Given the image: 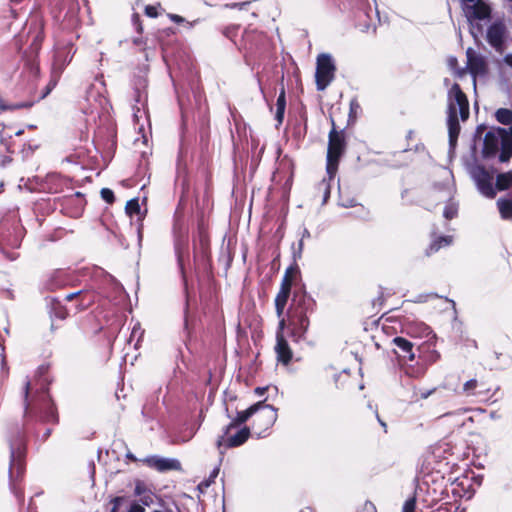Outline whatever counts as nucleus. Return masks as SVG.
<instances>
[{"label":"nucleus","instance_id":"obj_39","mask_svg":"<svg viewBox=\"0 0 512 512\" xmlns=\"http://www.w3.org/2000/svg\"><path fill=\"white\" fill-rule=\"evenodd\" d=\"M416 507L415 498H409L405 501L402 512H414Z\"/></svg>","mask_w":512,"mask_h":512},{"label":"nucleus","instance_id":"obj_38","mask_svg":"<svg viewBox=\"0 0 512 512\" xmlns=\"http://www.w3.org/2000/svg\"><path fill=\"white\" fill-rule=\"evenodd\" d=\"M304 249V240L300 239L298 242L297 248L293 247V259L296 262L298 259L302 257V252Z\"/></svg>","mask_w":512,"mask_h":512},{"label":"nucleus","instance_id":"obj_20","mask_svg":"<svg viewBox=\"0 0 512 512\" xmlns=\"http://www.w3.org/2000/svg\"><path fill=\"white\" fill-rule=\"evenodd\" d=\"M393 344L401 351L400 357L413 361L415 354L413 353V344L403 337H395L392 340Z\"/></svg>","mask_w":512,"mask_h":512},{"label":"nucleus","instance_id":"obj_50","mask_svg":"<svg viewBox=\"0 0 512 512\" xmlns=\"http://www.w3.org/2000/svg\"><path fill=\"white\" fill-rule=\"evenodd\" d=\"M170 18H171V20H172V21H174L175 23H180V22H183V21H184V19H183L181 16L176 15V14H172V15H170Z\"/></svg>","mask_w":512,"mask_h":512},{"label":"nucleus","instance_id":"obj_36","mask_svg":"<svg viewBox=\"0 0 512 512\" xmlns=\"http://www.w3.org/2000/svg\"><path fill=\"white\" fill-rule=\"evenodd\" d=\"M148 490H149V488L143 481L137 480L135 482L134 493L136 496H142V494H144Z\"/></svg>","mask_w":512,"mask_h":512},{"label":"nucleus","instance_id":"obj_44","mask_svg":"<svg viewBox=\"0 0 512 512\" xmlns=\"http://www.w3.org/2000/svg\"><path fill=\"white\" fill-rule=\"evenodd\" d=\"M132 22H133V25L135 26V29L137 30V32L141 33L143 28H142V25L140 23V17H139L138 14H133Z\"/></svg>","mask_w":512,"mask_h":512},{"label":"nucleus","instance_id":"obj_9","mask_svg":"<svg viewBox=\"0 0 512 512\" xmlns=\"http://www.w3.org/2000/svg\"><path fill=\"white\" fill-rule=\"evenodd\" d=\"M259 405L257 411L253 415L252 428L255 433L261 436L269 428H271L277 420V410L264 401L255 403Z\"/></svg>","mask_w":512,"mask_h":512},{"label":"nucleus","instance_id":"obj_48","mask_svg":"<svg viewBox=\"0 0 512 512\" xmlns=\"http://www.w3.org/2000/svg\"><path fill=\"white\" fill-rule=\"evenodd\" d=\"M285 326H286V320H285V318L282 315L281 318H279L277 334L278 333H282L283 334V330H284Z\"/></svg>","mask_w":512,"mask_h":512},{"label":"nucleus","instance_id":"obj_45","mask_svg":"<svg viewBox=\"0 0 512 512\" xmlns=\"http://www.w3.org/2000/svg\"><path fill=\"white\" fill-rule=\"evenodd\" d=\"M142 334H143V331L141 330L140 325L137 323V324L133 327V329H132L130 339L132 340V339H133L134 337H136V336H137L138 338H140V337L142 336Z\"/></svg>","mask_w":512,"mask_h":512},{"label":"nucleus","instance_id":"obj_58","mask_svg":"<svg viewBox=\"0 0 512 512\" xmlns=\"http://www.w3.org/2000/svg\"><path fill=\"white\" fill-rule=\"evenodd\" d=\"M218 471H219V469H218V468L214 469V470L212 471V473H211V477H216V476H217V474H218Z\"/></svg>","mask_w":512,"mask_h":512},{"label":"nucleus","instance_id":"obj_23","mask_svg":"<svg viewBox=\"0 0 512 512\" xmlns=\"http://www.w3.org/2000/svg\"><path fill=\"white\" fill-rule=\"evenodd\" d=\"M300 276V269L296 262L290 265L282 278L281 287H287L291 290L293 282Z\"/></svg>","mask_w":512,"mask_h":512},{"label":"nucleus","instance_id":"obj_31","mask_svg":"<svg viewBox=\"0 0 512 512\" xmlns=\"http://www.w3.org/2000/svg\"><path fill=\"white\" fill-rule=\"evenodd\" d=\"M478 387V381L476 379H470L463 385V391L468 396L470 395H477L478 393L475 391Z\"/></svg>","mask_w":512,"mask_h":512},{"label":"nucleus","instance_id":"obj_21","mask_svg":"<svg viewBox=\"0 0 512 512\" xmlns=\"http://www.w3.org/2000/svg\"><path fill=\"white\" fill-rule=\"evenodd\" d=\"M175 249L178 256V262L181 263V247L186 244V228L182 223L176 221L174 224Z\"/></svg>","mask_w":512,"mask_h":512},{"label":"nucleus","instance_id":"obj_14","mask_svg":"<svg viewBox=\"0 0 512 512\" xmlns=\"http://www.w3.org/2000/svg\"><path fill=\"white\" fill-rule=\"evenodd\" d=\"M142 461L150 468H154L159 472L181 469L180 462L174 458H164L157 455H153L146 457Z\"/></svg>","mask_w":512,"mask_h":512},{"label":"nucleus","instance_id":"obj_54","mask_svg":"<svg viewBox=\"0 0 512 512\" xmlns=\"http://www.w3.org/2000/svg\"><path fill=\"white\" fill-rule=\"evenodd\" d=\"M366 509L369 511V512H376V509L375 507L371 504V503H366Z\"/></svg>","mask_w":512,"mask_h":512},{"label":"nucleus","instance_id":"obj_22","mask_svg":"<svg viewBox=\"0 0 512 512\" xmlns=\"http://www.w3.org/2000/svg\"><path fill=\"white\" fill-rule=\"evenodd\" d=\"M290 292H291V290L289 288H287L286 286L285 287L280 286V290L275 297V308H276V314H277L278 318H281V316L284 313V309L286 307Z\"/></svg>","mask_w":512,"mask_h":512},{"label":"nucleus","instance_id":"obj_3","mask_svg":"<svg viewBox=\"0 0 512 512\" xmlns=\"http://www.w3.org/2000/svg\"><path fill=\"white\" fill-rule=\"evenodd\" d=\"M446 113L449 146L454 149L460 133L459 119L466 121L470 115L467 96L457 83H454L448 91Z\"/></svg>","mask_w":512,"mask_h":512},{"label":"nucleus","instance_id":"obj_55","mask_svg":"<svg viewBox=\"0 0 512 512\" xmlns=\"http://www.w3.org/2000/svg\"><path fill=\"white\" fill-rule=\"evenodd\" d=\"M456 63H457V59H456L455 57H451V58L449 59V65H450L451 67L455 66V65H456Z\"/></svg>","mask_w":512,"mask_h":512},{"label":"nucleus","instance_id":"obj_34","mask_svg":"<svg viewBox=\"0 0 512 512\" xmlns=\"http://www.w3.org/2000/svg\"><path fill=\"white\" fill-rule=\"evenodd\" d=\"M144 506H150L154 503L155 494L149 489L142 496H138Z\"/></svg>","mask_w":512,"mask_h":512},{"label":"nucleus","instance_id":"obj_8","mask_svg":"<svg viewBox=\"0 0 512 512\" xmlns=\"http://www.w3.org/2000/svg\"><path fill=\"white\" fill-rule=\"evenodd\" d=\"M75 52L76 49L71 39L58 40L56 42L52 66L54 77H59L62 74L65 67L72 61Z\"/></svg>","mask_w":512,"mask_h":512},{"label":"nucleus","instance_id":"obj_47","mask_svg":"<svg viewBox=\"0 0 512 512\" xmlns=\"http://www.w3.org/2000/svg\"><path fill=\"white\" fill-rule=\"evenodd\" d=\"M127 512H145V509L142 505L133 503Z\"/></svg>","mask_w":512,"mask_h":512},{"label":"nucleus","instance_id":"obj_12","mask_svg":"<svg viewBox=\"0 0 512 512\" xmlns=\"http://www.w3.org/2000/svg\"><path fill=\"white\" fill-rule=\"evenodd\" d=\"M507 38V27L503 20L494 21L487 29L486 40L488 44L498 53L505 50Z\"/></svg>","mask_w":512,"mask_h":512},{"label":"nucleus","instance_id":"obj_28","mask_svg":"<svg viewBox=\"0 0 512 512\" xmlns=\"http://www.w3.org/2000/svg\"><path fill=\"white\" fill-rule=\"evenodd\" d=\"M77 296H82V300H81V304H80V309L87 308L93 302V295L88 294V293H86L84 291H81V290L77 291V292H73V293L67 294L65 296V300L66 301H72Z\"/></svg>","mask_w":512,"mask_h":512},{"label":"nucleus","instance_id":"obj_17","mask_svg":"<svg viewBox=\"0 0 512 512\" xmlns=\"http://www.w3.org/2000/svg\"><path fill=\"white\" fill-rule=\"evenodd\" d=\"M276 340L275 352L277 354V360L283 365H288L292 359V350L282 333L276 334Z\"/></svg>","mask_w":512,"mask_h":512},{"label":"nucleus","instance_id":"obj_33","mask_svg":"<svg viewBox=\"0 0 512 512\" xmlns=\"http://www.w3.org/2000/svg\"><path fill=\"white\" fill-rule=\"evenodd\" d=\"M457 211H458V208L455 204L451 203V204H448L445 206L444 208V211H443V216L448 219V220H451L453 219L454 217H456L457 215Z\"/></svg>","mask_w":512,"mask_h":512},{"label":"nucleus","instance_id":"obj_63","mask_svg":"<svg viewBox=\"0 0 512 512\" xmlns=\"http://www.w3.org/2000/svg\"><path fill=\"white\" fill-rule=\"evenodd\" d=\"M59 317H60L61 319H65L66 314L63 312V313H61V314L59 315Z\"/></svg>","mask_w":512,"mask_h":512},{"label":"nucleus","instance_id":"obj_57","mask_svg":"<svg viewBox=\"0 0 512 512\" xmlns=\"http://www.w3.org/2000/svg\"><path fill=\"white\" fill-rule=\"evenodd\" d=\"M126 457H127L128 459H131V460H133V461H136L135 456H134L131 452H128V453L126 454Z\"/></svg>","mask_w":512,"mask_h":512},{"label":"nucleus","instance_id":"obj_10","mask_svg":"<svg viewBox=\"0 0 512 512\" xmlns=\"http://www.w3.org/2000/svg\"><path fill=\"white\" fill-rule=\"evenodd\" d=\"M468 172L482 195L488 198L495 197L496 192L493 187V174L491 172L480 164L470 165Z\"/></svg>","mask_w":512,"mask_h":512},{"label":"nucleus","instance_id":"obj_19","mask_svg":"<svg viewBox=\"0 0 512 512\" xmlns=\"http://www.w3.org/2000/svg\"><path fill=\"white\" fill-rule=\"evenodd\" d=\"M258 407L259 405L253 404L246 410L237 412V416L233 418L227 426H225V435H227L231 431V429L235 428L236 426L242 423H245L249 418L253 417Z\"/></svg>","mask_w":512,"mask_h":512},{"label":"nucleus","instance_id":"obj_37","mask_svg":"<svg viewBox=\"0 0 512 512\" xmlns=\"http://www.w3.org/2000/svg\"><path fill=\"white\" fill-rule=\"evenodd\" d=\"M318 189L319 190H323L324 194H323V202H326L327 199L329 198L330 196V187H329V184L327 183V181L325 179H323L319 184H318Z\"/></svg>","mask_w":512,"mask_h":512},{"label":"nucleus","instance_id":"obj_43","mask_svg":"<svg viewBox=\"0 0 512 512\" xmlns=\"http://www.w3.org/2000/svg\"><path fill=\"white\" fill-rule=\"evenodd\" d=\"M145 14L151 18H155L158 15L157 8L155 6L148 5L145 7Z\"/></svg>","mask_w":512,"mask_h":512},{"label":"nucleus","instance_id":"obj_4","mask_svg":"<svg viewBox=\"0 0 512 512\" xmlns=\"http://www.w3.org/2000/svg\"><path fill=\"white\" fill-rule=\"evenodd\" d=\"M24 411L27 416H38L46 422L56 423L58 415L56 407L48 393L47 388L37 391L30 399V381L26 380L23 387Z\"/></svg>","mask_w":512,"mask_h":512},{"label":"nucleus","instance_id":"obj_26","mask_svg":"<svg viewBox=\"0 0 512 512\" xmlns=\"http://www.w3.org/2000/svg\"><path fill=\"white\" fill-rule=\"evenodd\" d=\"M286 109V93L284 87L281 88L280 93L278 95L277 101H276V113H275V119L278 123V125H281L284 119Z\"/></svg>","mask_w":512,"mask_h":512},{"label":"nucleus","instance_id":"obj_59","mask_svg":"<svg viewBox=\"0 0 512 512\" xmlns=\"http://www.w3.org/2000/svg\"><path fill=\"white\" fill-rule=\"evenodd\" d=\"M201 245L204 246L206 244V238L204 236L200 237Z\"/></svg>","mask_w":512,"mask_h":512},{"label":"nucleus","instance_id":"obj_42","mask_svg":"<svg viewBox=\"0 0 512 512\" xmlns=\"http://www.w3.org/2000/svg\"><path fill=\"white\" fill-rule=\"evenodd\" d=\"M368 408L373 410V413H374L375 417L377 418L379 424L384 428V432H387V424L383 420H381L377 409H373L371 402H368Z\"/></svg>","mask_w":512,"mask_h":512},{"label":"nucleus","instance_id":"obj_35","mask_svg":"<svg viewBox=\"0 0 512 512\" xmlns=\"http://www.w3.org/2000/svg\"><path fill=\"white\" fill-rule=\"evenodd\" d=\"M100 194H101L102 199H103L105 202L109 203V204L113 203V202H114V200H115L114 193H113V191H112L111 189H109V188H103V189L101 190Z\"/></svg>","mask_w":512,"mask_h":512},{"label":"nucleus","instance_id":"obj_7","mask_svg":"<svg viewBox=\"0 0 512 512\" xmlns=\"http://www.w3.org/2000/svg\"><path fill=\"white\" fill-rule=\"evenodd\" d=\"M10 446V465L9 477L10 481L18 478L24 469V458L26 452L24 435L17 431L16 434L9 440Z\"/></svg>","mask_w":512,"mask_h":512},{"label":"nucleus","instance_id":"obj_60","mask_svg":"<svg viewBox=\"0 0 512 512\" xmlns=\"http://www.w3.org/2000/svg\"><path fill=\"white\" fill-rule=\"evenodd\" d=\"M423 331L428 335L431 331L429 329V327L423 325Z\"/></svg>","mask_w":512,"mask_h":512},{"label":"nucleus","instance_id":"obj_30","mask_svg":"<svg viewBox=\"0 0 512 512\" xmlns=\"http://www.w3.org/2000/svg\"><path fill=\"white\" fill-rule=\"evenodd\" d=\"M349 378L350 370L345 368L339 374L335 375L334 381L337 387H343L345 383H348Z\"/></svg>","mask_w":512,"mask_h":512},{"label":"nucleus","instance_id":"obj_11","mask_svg":"<svg viewBox=\"0 0 512 512\" xmlns=\"http://www.w3.org/2000/svg\"><path fill=\"white\" fill-rule=\"evenodd\" d=\"M334 64L330 55L321 54L317 58L315 80L318 91H323L330 84L334 76Z\"/></svg>","mask_w":512,"mask_h":512},{"label":"nucleus","instance_id":"obj_49","mask_svg":"<svg viewBox=\"0 0 512 512\" xmlns=\"http://www.w3.org/2000/svg\"><path fill=\"white\" fill-rule=\"evenodd\" d=\"M258 146H259V139L252 137L251 138V149H252L253 153H255V150L258 148Z\"/></svg>","mask_w":512,"mask_h":512},{"label":"nucleus","instance_id":"obj_5","mask_svg":"<svg viewBox=\"0 0 512 512\" xmlns=\"http://www.w3.org/2000/svg\"><path fill=\"white\" fill-rule=\"evenodd\" d=\"M346 148L345 135L343 130L337 131L334 121L332 120V129L328 136V149L326 157V170L330 178H332L337 169L340 158Z\"/></svg>","mask_w":512,"mask_h":512},{"label":"nucleus","instance_id":"obj_61","mask_svg":"<svg viewBox=\"0 0 512 512\" xmlns=\"http://www.w3.org/2000/svg\"><path fill=\"white\" fill-rule=\"evenodd\" d=\"M446 300L449 301L452 304L453 309H455L456 303L453 300H451V299H447L446 298Z\"/></svg>","mask_w":512,"mask_h":512},{"label":"nucleus","instance_id":"obj_2","mask_svg":"<svg viewBox=\"0 0 512 512\" xmlns=\"http://www.w3.org/2000/svg\"><path fill=\"white\" fill-rule=\"evenodd\" d=\"M316 309V301L306 291H298L293 295L288 310V326L291 328L293 341L300 342L306 339L310 326L309 315Z\"/></svg>","mask_w":512,"mask_h":512},{"label":"nucleus","instance_id":"obj_46","mask_svg":"<svg viewBox=\"0 0 512 512\" xmlns=\"http://www.w3.org/2000/svg\"><path fill=\"white\" fill-rule=\"evenodd\" d=\"M60 272H56L50 279V282L48 283V288L51 289V290H54L56 289L57 287H59L61 285L60 282H55V276L57 274H59Z\"/></svg>","mask_w":512,"mask_h":512},{"label":"nucleus","instance_id":"obj_53","mask_svg":"<svg viewBox=\"0 0 512 512\" xmlns=\"http://www.w3.org/2000/svg\"><path fill=\"white\" fill-rule=\"evenodd\" d=\"M267 390V387H257L255 389V393L258 395V396H262L264 395V393L266 392Z\"/></svg>","mask_w":512,"mask_h":512},{"label":"nucleus","instance_id":"obj_13","mask_svg":"<svg viewBox=\"0 0 512 512\" xmlns=\"http://www.w3.org/2000/svg\"><path fill=\"white\" fill-rule=\"evenodd\" d=\"M250 436V429L248 427H244L238 430L235 434L230 435V432L225 435V429L223 430V435L220 436L217 440V447L219 450L224 448H232L238 447L244 444Z\"/></svg>","mask_w":512,"mask_h":512},{"label":"nucleus","instance_id":"obj_6","mask_svg":"<svg viewBox=\"0 0 512 512\" xmlns=\"http://www.w3.org/2000/svg\"><path fill=\"white\" fill-rule=\"evenodd\" d=\"M463 11L470 24V33L477 40L483 34V26L479 22L490 19L491 7L485 1L479 0L463 7Z\"/></svg>","mask_w":512,"mask_h":512},{"label":"nucleus","instance_id":"obj_64","mask_svg":"<svg viewBox=\"0 0 512 512\" xmlns=\"http://www.w3.org/2000/svg\"><path fill=\"white\" fill-rule=\"evenodd\" d=\"M134 43L138 45V44H140V43H141V41H140V40H138V39H135Z\"/></svg>","mask_w":512,"mask_h":512},{"label":"nucleus","instance_id":"obj_1","mask_svg":"<svg viewBox=\"0 0 512 512\" xmlns=\"http://www.w3.org/2000/svg\"><path fill=\"white\" fill-rule=\"evenodd\" d=\"M495 118L508 128H491L485 134L482 152L485 157H493L500 152L499 160L506 162L512 157V111L499 108L495 112Z\"/></svg>","mask_w":512,"mask_h":512},{"label":"nucleus","instance_id":"obj_41","mask_svg":"<svg viewBox=\"0 0 512 512\" xmlns=\"http://www.w3.org/2000/svg\"><path fill=\"white\" fill-rule=\"evenodd\" d=\"M124 501V497L118 496L111 500L112 508L110 512H118L120 505Z\"/></svg>","mask_w":512,"mask_h":512},{"label":"nucleus","instance_id":"obj_18","mask_svg":"<svg viewBox=\"0 0 512 512\" xmlns=\"http://www.w3.org/2000/svg\"><path fill=\"white\" fill-rule=\"evenodd\" d=\"M467 409H458L453 412H448L441 415L438 419L443 424H448L453 427H462L465 424V420L463 418L464 414L467 412Z\"/></svg>","mask_w":512,"mask_h":512},{"label":"nucleus","instance_id":"obj_52","mask_svg":"<svg viewBox=\"0 0 512 512\" xmlns=\"http://www.w3.org/2000/svg\"><path fill=\"white\" fill-rule=\"evenodd\" d=\"M504 62H505V64H507L508 66H510L512 68V54H507L504 57Z\"/></svg>","mask_w":512,"mask_h":512},{"label":"nucleus","instance_id":"obj_62","mask_svg":"<svg viewBox=\"0 0 512 512\" xmlns=\"http://www.w3.org/2000/svg\"><path fill=\"white\" fill-rule=\"evenodd\" d=\"M264 152V146H262L259 150V153H258V157H260L262 155V153Z\"/></svg>","mask_w":512,"mask_h":512},{"label":"nucleus","instance_id":"obj_56","mask_svg":"<svg viewBox=\"0 0 512 512\" xmlns=\"http://www.w3.org/2000/svg\"><path fill=\"white\" fill-rule=\"evenodd\" d=\"M352 118V100L349 103L348 120Z\"/></svg>","mask_w":512,"mask_h":512},{"label":"nucleus","instance_id":"obj_16","mask_svg":"<svg viewBox=\"0 0 512 512\" xmlns=\"http://www.w3.org/2000/svg\"><path fill=\"white\" fill-rule=\"evenodd\" d=\"M147 80L145 78H138L134 82V101L135 105L133 106L134 116L137 117L141 108H144L147 102Z\"/></svg>","mask_w":512,"mask_h":512},{"label":"nucleus","instance_id":"obj_40","mask_svg":"<svg viewBox=\"0 0 512 512\" xmlns=\"http://www.w3.org/2000/svg\"><path fill=\"white\" fill-rule=\"evenodd\" d=\"M438 295L435 294V293H430V294H421V295H418L414 300H412L413 302L415 303H423V302H426L429 298H437Z\"/></svg>","mask_w":512,"mask_h":512},{"label":"nucleus","instance_id":"obj_24","mask_svg":"<svg viewBox=\"0 0 512 512\" xmlns=\"http://www.w3.org/2000/svg\"><path fill=\"white\" fill-rule=\"evenodd\" d=\"M452 241V236H439L432 240L431 244L426 250V254L429 256L439 251L441 248L449 246L452 243Z\"/></svg>","mask_w":512,"mask_h":512},{"label":"nucleus","instance_id":"obj_29","mask_svg":"<svg viewBox=\"0 0 512 512\" xmlns=\"http://www.w3.org/2000/svg\"><path fill=\"white\" fill-rule=\"evenodd\" d=\"M512 185V173H501L496 178V188L500 191L508 189Z\"/></svg>","mask_w":512,"mask_h":512},{"label":"nucleus","instance_id":"obj_15","mask_svg":"<svg viewBox=\"0 0 512 512\" xmlns=\"http://www.w3.org/2000/svg\"><path fill=\"white\" fill-rule=\"evenodd\" d=\"M467 56V67L469 69L470 74L474 78V83L476 82V77L478 75H484L486 73V61L483 56L478 54L474 49L468 48L466 51Z\"/></svg>","mask_w":512,"mask_h":512},{"label":"nucleus","instance_id":"obj_32","mask_svg":"<svg viewBox=\"0 0 512 512\" xmlns=\"http://www.w3.org/2000/svg\"><path fill=\"white\" fill-rule=\"evenodd\" d=\"M126 213L129 215L138 214L140 212V205L137 198L131 199L126 203Z\"/></svg>","mask_w":512,"mask_h":512},{"label":"nucleus","instance_id":"obj_25","mask_svg":"<svg viewBox=\"0 0 512 512\" xmlns=\"http://www.w3.org/2000/svg\"><path fill=\"white\" fill-rule=\"evenodd\" d=\"M286 109V93L284 87L281 88L280 93L278 95L277 101H276V113H275V119L278 123V125H281L284 119Z\"/></svg>","mask_w":512,"mask_h":512},{"label":"nucleus","instance_id":"obj_27","mask_svg":"<svg viewBox=\"0 0 512 512\" xmlns=\"http://www.w3.org/2000/svg\"><path fill=\"white\" fill-rule=\"evenodd\" d=\"M497 206L502 219L512 218V199L500 198L497 200Z\"/></svg>","mask_w":512,"mask_h":512},{"label":"nucleus","instance_id":"obj_51","mask_svg":"<svg viewBox=\"0 0 512 512\" xmlns=\"http://www.w3.org/2000/svg\"><path fill=\"white\" fill-rule=\"evenodd\" d=\"M310 237H311V234H310L309 230L307 228H304L303 231H302L300 239L305 240V239H308Z\"/></svg>","mask_w":512,"mask_h":512}]
</instances>
